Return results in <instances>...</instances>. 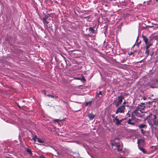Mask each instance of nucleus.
<instances>
[{"instance_id":"obj_1","label":"nucleus","mask_w":158,"mask_h":158,"mask_svg":"<svg viewBox=\"0 0 158 158\" xmlns=\"http://www.w3.org/2000/svg\"><path fill=\"white\" fill-rule=\"evenodd\" d=\"M147 119L152 133H154L158 140V118L155 114H152L147 117Z\"/></svg>"},{"instance_id":"obj_2","label":"nucleus","mask_w":158,"mask_h":158,"mask_svg":"<svg viewBox=\"0 0 158 158\" xmlns=\"http://www.w3.org/2000/svg\"><path fill=\"white\" fill-rule=\"evenodd\" d=\"M112 146L113 148L117 150L118 152L122 151V148L123 147L122 143L121 142H115L114 143H112Z\"/></svg>"},{"instance_id":"obj_3","label":"nucleus","mask_w":158,"mask_h":158,"mask_svg":"<svg viewBox=\"0 0 158 158\" xmlns=\"http://www.w3.org/2000/svg\"><path fill=\"white\" fill-rule=\"evenodd\" d=\"M144 105L145 103H142L140 105L139 104L138 106L135 110L142 113H143L144 112V109L146 107Z\"/></svg>"},{"instance_id":"obj_4","label":"nucleus","mask_w":158,"mask_h":158,"mask_svg":"<svg viewBox=\"0 0 158 158\" xmlns=\"http://www.w3.org/2000/svg\"><path fill=\"white\" fill-rule=\"evenodd\" d=\"M124 97L123 96L120 95L118 97V101L116 103L115 106L116 107H118L123 102V100L124 99Z\"/></svg>"},{"instance_id":"obj_5","label":"nucleus","mask_w":158,"mask_h":158,"mask_svg":"<svg viewBox=\"0 0 158 158\" xmlns=\"http://www.w3.org/2000/svg\"><path fill=\"white\" fill-rule=\"evenodd\" d=\"M125 108V106H119L115 111V114H118L119 113H124V110Z\"/></svg>"},{"instance_id":"obj_6","label":"nucleus","mask_w":158,"mask_h":158,"mask_svg":"<svg viewBox=\"0 0 158 158\" xmlns=\"http://www.w3.org/2000/svg\"><path fill=\"white\" fill-rule=\"evenodd\" d=\"M118 116H116L114 119H113V122L115 123V125H118L120 124L119 120L117 118Z\"/></svg>"},{"instance_id":"obj_7","label":"nucleus","mask_w":158,"mask_h":158,"mask_svg":"<svg viewBox=\"0 0 158 158\" xmlns=\"http://www.w3.org/2000/svg\"><path fill=\"white\" fill-rule=\"evenodd\" d=\"M144 140L143 139H139L137 140V143L138 146H140V145H143L144 144Z\"/></svg>"},{"instance_id":"obj_8","label":"nucleus","mask_w":158,"mask_h":158,"mask_svg":"<svg viewBox=\"0 0 158 158\" xmlns=\"http://www.w3.org/2000/svg\"><path fill=\"white\" fill-rule=\"evenodd\" d=\"M142 36L143 40L144 41L146 44H147L148 43H149V42H151L150 40H149L145 36L142 35Z\"/></svg>"},{"instance_id":"obj_9","label":"nucleus","mask_w":158,"mask_h":158,"mask_svg":"<svg viewBox=\"0 0 158 158\" xmlns=\"http://www.w3.org/2000/svg\"><path fill=\"white\" fill-rule=\"evenodd\" d=\"M139 129H146L147 127V125L143 124H141L138 126Z\"/></svg>"},{"instance_id":"obj_10","label":"nucleus","mask_w":158,"mask_h":158,"mask_svg":"<svg viewBox=\"0 0 158 158\" xmlns=\"http://www.w3.org/2000/svg\"><path fill=\"white\" fill-rule=\"evenodd\" d=\"M89 31L92 34H94L95 33V30L92 27H89Z\"/></svg>"},{"instance_id":"obj_11","label":"nucleus","mask_w":158,"mask_h":158,"mask_svg":"<svg viewBox=\"0 0 158 158\" xmlns=\"http://www.w3.org/2000/svg\"><path fill=\"white\" fill-rule=\"evenodd\" d=\"M131 119L129 118L128 120L127 121V123L128 124H130L132 125H134L135 124V123L134 122H131Z\"/></svg>"},{"instance_id":"obj_12","label":"nucleus","mask_w":158,"mask_h":158,"mask_svg":"<svg viewBox=\"0 0 158 158\" xmlns=\"http://www.w3.org/2000/svg\"><path fill=\"white\" fill-rule=\"evenodd\" d=\"M103 92L102 91H100L97 94V95L98 96L99 98H101L102 97V94Z\"/></svg>"},{"instance_id":"obj_13","label":"nucleus","mask_w":158,"mask_h":158,"mask_svg":"<svg viewBox=\"0 0 158 158\" xmlns=\"http://www.w3.org/2000/svg\"><path fill=\"white\" fill-rule=\"evenodd\" d=\"M138 148L143 153H146V151L145 150V149L141 147L140 146H138Z\"/></svg>"},{"instance_id":"obj_14","label":"nucleus","mask_w":158,"mask_h":158,"mask_svg":"<svg viewBox=\"0 0 158 158\" xmlns=\"http://www.w3.org/2000/svg\"><path fill=\"white\" fill-rule=\"evenodd\" d=\"M138 110H135L134 111V113H135V114L138 117H140L141 115L138 112Z\"/></svg>"},{"instance_id":"obj_15","label":"nucleus","mask_w":158,"mask_h":158,"mask_svg":"<svg viewBox=\"0 0 158 158\" xmlns=\"http://www.w3.org/2000/svg\"><path fill=\"white\" fill-rule=\"evenodd\" d=\"M89 118L90 120H92L95 117V115L92 114H90L89 115Z\"/></svg>"},{"instance_id":"obj_16","label":"nucleus","mask_w":158,"mask_h":158,"mask_svg":"<svg viewBox=\"0 0 158 158\" xmlns=\"http://www.w3.org/2000/svg\"><path fill=\"white\" fill-rule=\"evenodd\" d=\"M152 44L151 42H149V43H148L146 46V49L149 48L152 45Z\"/></svg>"},{"instance_id":"obj_17","label":"nucleus","mask_w":158,"mask_h":158,"mask_svg":"<svg viewBox=\"0 0 158 158\" xmlns=\"http://www.w3.org/2000/svg\"><path fill=\"white\" fill-rule=\"evenodd\" d=\"M26 151L27 152L30 154V155H31L32 154L31 150L29 149L28 148H27L26 149Z\"/></svg>"},{"instance_id":"obj_18","label":"nucleus","mask_w":158,"mask_h":158,"mask_svg":"<svg viewBox=\"0 0 158 158\" xmlns=\"http://www.w3.org/2000/svg\"><path fill=\"white\" fill-rule=\"evenodd\" d=\"M38 138H37V136L36 135H35L33 136L32 138V139L34 140V142H35L36 141V139H37Z\"/></svg>"},{"instance_id":"obj_19","label":"nucleus","mask_w":158,"mask_h":158,"mask_svg":"<svg viewBox=\"0 0 158 158\" xmlns=\"http://www.w3.org/2000/svg\"><path fill=\"white\" fill-rule=\"evenodd\" d=\"M37 139L38 142L39 143H44V142L40 138H38Z\"/></svg>"},{"instance_id":"obj_20","label":"nucleus","mask_w":158,"mask_h":158,"mask_svg":"<svg viewBox=\"0 0 158 158\" xmlns=\"http://www.w3.org/2000/svg\"><path fill=\"white\" fill-rule=\"evenodd\" d=\"M43 22L44 24H47L48 23V22L47 21V19H43Z\"/></svg>"},{"instance_id":"obj_21","label":"nucleus","mask_w":158,"mask_h":158,"mask_svg":"<svg viewBox=\"0 0 158 158\" xmlns=\"http://www.w3.org/2000/svg\"><path fill=\"white\" fill-rule=\"evenodd\" d=\"M49 17V15H45L44 18H43V19H47Z\"/></svg>"},{"instance_id":"obj_22","label":"nucleus","mask_w":158,"mask_h":158,"mask_svg":"<svg viewBox=\"0 0 158 158\" xmlns=\"http://www.w3.org/2000/svg\"><path fill=\"white\" fill-rule=\"evenodd\" d=\"M91 101H90L89 102H86L85 103V105L86 106H88L89 105H91Z\"/></svg>"},{"instance_id":"obj_23","label":"nucleus","mask_w":158,"mask_h":158,"mask_svg":"<svg viewBox=\"0 0 158 158\" xmlns=\"http://www.w3.org/2000/svg\"><path fill=\"white\" fill-rule=\"evenodd\" d=\"M62 120H60L59 119H54L53 120V121L54 122H57L58 123L59 121H62Z\"/></svg>"},{"instance_id":"obj_24","label":"nucleus","mask_w":158,"mask_h":158,"mask_svg":"<svg viewBox=\"0 0 158 158\" xmlns=\"http://www.w3.org/2000/svg\"><path fill=\"white\" fill-rule=\"evenodd\" d=\"M140 129V131L141 133L143 134H144L145 133V131L143 129Z\"/></svg>"},{"instance_id":"obj_25","label":"nucleus","mask_w":158,"mask_h":158,"mask_svg":"<svg viewBox=\"0 0 158 158\" xmlns=\"http://www.w3.org/2000/svg\"><path fill=\"white\" fill-rule=\"evenodd\" d=\"M135 113H134V111L132 112V114L131 115V118L133 119H134L135 117L134 116L135 115Z\"/></svg>"},{"instance_id":"obj_26","label":"nucleus","mask_w":158,"mask_h":158,"mask_svg":"<svg viewBox=\"0 0 158 158\" xmlns=\"http://www.w3.org/2000/svg\"><path fill=\"white\" fill-rule=\"evenodd\" d=\"M46 96H48L49 97H51L52 98H54V96L53 95L48 94V95H47Z\"/></svg>"},{"instance_id":"obj_27","label":"nucleus","mask_w":158,"mask_h":158,"mask_svg":"<svg viewBox=\"0 0 158 158\" xmlns=\"http://www.w3.org/2000/svg\"><path fill=\"white\" fill-rule=\"evenodd\" d=\"M149 50L148 49V48L146 49V51L145 52V53L146 54H147V55H148L149 54Z\"/></svg>"},{"instance_id":"obj_28","label":"nucleus","mask_w":158,"mask_h":158,"mask_svg":"<svg viewBox=\"0 0 158 158\" xmlns=\"http://www.w3.org/2000/svg\"><path fill=\"white\" fill-rule=\"evenodd\" d=\"M81 80L82 81H85L84 77L83 76L81 77Z\"/></svg>"},{"instance_id":"obj_29","label":"nucleus","mask_w":158,"mask_h":158,"mask_svg":"<svg viewBox=\"0 0 158 158\" xmlns=\"http://www.w3.org/2000/svg\"><path fill=\"white\" fill-rule=\"evenodd\" d=\"M42 93L45 96L46 95V90H44L43 91H42Z\"/></svg>"},{"instance_id":"obj_30","label":"nucleus","mask_w":158,"mask_h":158,"mask_svg":"<svg viewBox=\"0 0 158 158\" xmlns=\"http://www.w3.org/2000/svg\"><path fill=\"white\" fill-rule=\"evenodd\" d=\"M62 101L64 103L66 104H68V101L67 100L64 101V100H62Z\"/></svg>"},{"instance_id":"obj_31","label":"nucleus","mask_w":158,"mask_h":158,"mask_svg":"<svg viewBox=\"0 0 158 158\" xmlns=\"http://www.w3.org/2000/svg\"><path fill=\"white\" fill-rule=\"evenodd\" d=\"M126 102L125 101H124V102H123V104L121 105V106H124L125 107V104H126Z\"/></svg>"},{"instance_id":"obj_32","label":"nucleus","mask_w":158,"mask_h":158,"mask_svg":"<svg viewBox=\"0 0 158 158\" xmlns=\"http://www.w3.org/2000/svg\"><path fill=\"white\" fill-rule=\"evenodd\" d=\"M126 118H124L122 119H121L120 120H119V122L120 123V124H121V123L123 121V120L124 119H125Z\"/></svg>"},{"instance_id":"obj_33","label":"nucleus","mask_w":158,"mask_h":158,"mask_svg":"<svg viewBox=\"0 0 158 158\" xmlns=\"http://www.w3.org/2000/svg\"><path fill=\"white\" fill-rule=\"evenodd\" d=\"M127 115L129 117H130L131 116V115L129 114V112L127 114Z\"/></svg>"},{"instance_id":"obj_34","label":"nucleus","mask_w":158,"mask_h":158,"mask_svg":"<svg viewBox=\"0 0 158 158\" xmlns=\"http://www.w3.org/2000/svg\"><path fill=\"white\" fill-rule=\"evenodd\" d=\"M140 42H141L140 41L137 43L136 45L138 46V47H139V45L140 44Z\"/></svg>"},{"instance_id":"obj_35","label":"nucleus","mask_w":158,"mask_h":158,"mask_svg":"<svg viewBox=\"0 0 158 158\" xmlns=\"http://www.w3.org/2000/svg\"><path fill=\"white\" fill-rule=\"evenodd\" d=\"M150 87L152 88H156V87H155V86H153V85H150Z\"/></svg>"},{"instance_id":"obj_36","label":"nucleus","mask_w":158,"mask_h":158,"mask_svg":"<svg viewBox=\"0 0 158 158\" xmlns=\"http://www.w3.org/2000/svg\"><path fill=\"white\" fill-rule=\"evenodd\" d=\"M75 79H77V80H81V77L75 78Z\"/></svg>"},{"instance_id":"obj_37","label":"nucleus","mask_w":158,"mask_h":158,"mask_svg":"<svg viewBox=\"0 0 158 158\" xmlns=\"http://www.w3.org/2000/svg\"><path fill=\"white\" fill-rule=\"evenodd\" d=\"M112 118H113L114 119L115 118L114 116V115H112Z\"/></svg>"},{"instance_id":"obj_38","label":"nucleus","mask_w":158,"mask_h":158,"mask_svg":"<svg viewBox=\"0 0 158 158\" xmlns=\"http://www.w3.org/2000/svg\"><path fill=\"white\" fill-rule=\"evenodd\" d=\"M54 97H55L56 98H58V97L57 96H54Z\"/></svg>"},{"instance_id":"obj_39","label":"nucleus","mask_w":158,"mask_h":158,"mask_svg":"<svg viewBox=\"0 0 158 158\" xmlns=\"http://www.w3.org/2000/svg\"><path fill=\"white\" fill-rule=\"evenodd\" d=\"M116 140H118V138H116V139H115V141H116Z\"/></svg>"},{"instance_id":"obj_40","label":"nucleus","mask_w":158,"mask_h":158,"mask_svg":"<svg viewBox=\"0 0 158 158\" xmlns=\"http://www.w3.org/2000/svg\"><path fill=\"white\" fill-rule=\"evenodd\" d=\"M143 99L144 100H146V98H145V97H143Z\"/></svg>"},{"instance_id":"obj_41","label":"nucleus","mask_w":158,"mask_h":158,"mask_svg":"<svg viewBox=\"0 0 158 158\" xmlns=\"http://www.w3.org/2000/svg\"><path fill=\"white\" fill-rule=\"evenodd\" d=\"M125 60H124L123 61H121V62H124V61H125Z\"/></svg>"},{"instance_id":"obj_42","label":"nucleus","mask_w":158,"mask_h":158,"mask_svg":"<svg viewBox=\"0 0 158 158\" xmlns=\"http://www.w3.org/2000/svg\"><path fill=\"white\" fill-rule=\"evenodd\" d=\"M53 149L55 150L56 152V151H57L56 150V149H55V148H53Z\"/></svg>"},{"instance_id":"obj_43","label":"nucleus","mask_w":158,"mask_h":158,"mask_svg":"<svg viewBox=\"0 0 158 158\" xmlns=\"http://www.w3.org/2000/svg\"><path fill=\"white\" fill-rule=\"evenodd\" d=\"M156 1H158V0H156Z\"/></svg>"},{"instance_id":"obj_44","label":"nucleus","mask_w":158,"mask_h":158,"mask_svg":"<svg viewBox=\"0 0 158 158\" xmlns=\"http://www.w3.org/2000/svg\"><path fill=\"white\" fill-rule=\"evenodd\" d=\"M145 2H144V3H145Z\"/></svg>"}]
</instances>
